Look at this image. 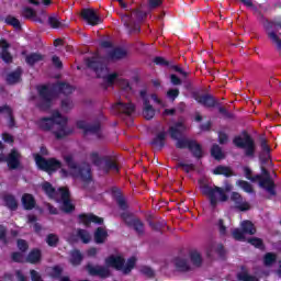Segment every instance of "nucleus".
Masks as SVG:
<instances>
[{
    "instance_id": "nucleus-62",
    "label": "nucleus",
    "mask_w": 281,
    "mask_h": 281,
    "mask_svg": "<svg viewBox=\"0 0 281 281\" xmlns=\"http://www.w3.org/2000/svg\"><path fill=\"white\" fill-rule=\"evenodd\" d=\"M142 273H144L145 276H148V278H151V276L155 274V272L153 271V269H150V268H148V267L142 268Z\"/></svg>"
},
{
    "instance_id": "nucleus-40",
    "label": "nucleus",
    "mask_w": 281,
    "mask_h": 281,
    "mask_svg": "<svg viewBox=\"0 0 281 281\" xmlns=\"http://www.w3.org/2000/svg\"><path fill=\"white\" fill-rule=\"evenodd\" d=\"M77 236L86 245H87V243H91V234H89V232H87L85 229L77 231Z\"/></svg>"
},
{
    "instance_id": "nucleus-20",
    "label": "nucleus",
    "mask_w": 281,
    "mask_h": 281,
    "mask_svg": "<svg viewBox=\"0 0 281 281\" xmlns=\"http://www.w3.org/2000/svg\"><path fill=\"white\" fill-rule=\"evenodd\" d=\"M19 159H21V155L16 150H12L8 158L5 156L0 155V161H7L9 168H19Z\"/></svg>"
},
{
    "instance_id": "nucleus-19",
    "label": "nucleus",
    "mask_w": 281,
    "mask_h": 281,
    "mask_svg": "<svg viewBox=\"0 0 281 281\" xmlns=\"http://www.w3.org/2000/svg\"><path fill=\"white\" fill-rule=\"evenodd\" d=\"M113 109L119 113H125V115H131L135 112V105L128 101H119L113 105Z\"/></svg>"
},
{
    "instance_id": "nucleus-1",
    "label": "nucleus",
    "mask_w": 281,
    "mask_h": 281,
    "mask_svg": "<svg viewBox=\"0 0 281 281\" xmlns=\"http://www.w3.org/2000/svg\"><path fill=\"white\" fill-rule=\"evenodd\" d=\"M37 124L43 131H53L57 139H63V137L74 133V130L67 126L66 116H63L58 111H54L50 117L41 119Z\"/></svg>"
},
{
    "instance_id": "nucleus-28",
    "label": "nucleus",
    "mask_w": 281,
    "mask_h": 281,
    "mask_svg": "<svg viewBox=\"0 0 281 281\" xmlns=\"http://www.w3.org/2000/svg\"><path fill=\"white\" fill-rule=\"evenodd\" d=\"M22 203L25 210H32L34 205H36V202L34 201V196L27 193L22 196Z\"/></svg>"
},
{
    "instance_id": "nucleus-12",
    "label": "nucleus",
    "mask_w": 281,
    "mask_h": 281,
    "mask_svg": "<svg viewBox=\"0 0 281 281\" xmlns=\"http://www.w3.org/2000/svg\"><path fill=\"white\" fill-rule=\"evenodd\" d=\"M241 231L236 228L233 232V238L235 240H245V234H249L250 236H254L256 234V227L254 226V223L249 221H243L240 223Z\"/></svg>"
},
{
    "instance_id": "nucleus-6",
    "label": "nucleus",
    "mask_w": 281,
    "mask_h": 281,
    "mask_svg": "<svg viewBox=\"0 0 281 281\" xmlns=\"http://www.w3.org/2000/svg\"><path fill=\"white\" fill-rule=\"evenodd\" d=\"M200 190L204 196H207L212 207H216L218 203H225L229 198L223 188L216 186H209L203 182H200Z\"/></svg>"
},
{
    "instance_id": "nucleus-21",
    "label": "nucleus",
    "mask_w": 281,
    "mask_h": 281,
    "mask_svg": "<svg viewBox=\"0 0 281 281\" xmlns=\"http://www.w3.org/2000/svg\"><path fill=\"white\" fill-rule=\"evenodd\" d=\"M231 200L234 201L237 210H240V212H247V210H250L251 207L247 201L243 200V196L238 192H233Z\"/></svg>"
},
{
    "instance_id": "nucleus-60",
    "label": "nucleus",
    "mask_w": 281,
    "mask_h": 281,
    "mask_svg": "<svg viewBox=\"0 0 281 281\" xmlns=\"http://www.w3.org/2000/svg\"><path fill=\"white\" fill-rule=\"evenodd\" d=\"M116 202L119 203L121 210H126V201L124 200V198L117 196Z\"/></svg>"
},
{
    "instance_id": "nucleus-46",
    "label": "nucleus",
    "mask_w": 281,
    "mask_h": 281,
    "mask_svg": "<svg viewBox=\"0 0 281 281\" xmlns=\"http://www.w3.org/2000/svg\"><path fill=\"white\" fill-rule=\"evenodd\" d=\"M124 56H126V50L122 48H116L113 50L111 58L120 59V58H124Z\"/></svg>"
},
{
    "instance_id": "nucleus-58",
    "label": "nucleus",
    "mask_w": 281,
    "mask_h": 281,
    "mask_svg": "<svg viewBox=\"0 0 281 281\" xmlns=\"http://www.w3.org/2000/svg\"><path fill=\"white\" fill-rule=\"evenodd\" d=\"M179 168H182V170H184V172H191V170H194V165H192V164L188 165V164L180 162Z\"/></svg>"
},
{
    "instance_id": "nucleus-48",
    "label": "nucleus",
    "mask_w": 281,
    "mask_h": 281,
    "mask_svg": "<svg viewBox=\"0 0 281 281\" xmlns=\"http://www.w3.org/2000/svg\"><path fill=\"white\" fill-rule=\"evenodd\" d=\"M46 243L47 245H49V247H56V245L58 244V236L54 234L48 235L46 238Z\"/></svg>"
},
{
    "instance_id": "nucleus-10",
    "label": "nucleus",
    "mask_w": 281,
    "mask_h": 281,
    "mask_svg": "<svg viewBox=\"0 0 281 281\" xmlns=\"http://www.w3.org/2000/svg\"><path fill=\"white\" fill-rule=\"evenodd\" d=\"M234 144L238 148H244L247 157H254V153H256V145L249 135L235 137Z\"/></svg>"
},
{
    "instance_id": "nucleus-52",
    "label": "nucleus",
    "mask_w": 281,
    "mask_h": 281,
    "mask_svg": "<svg viewBox=\"0 0 281 281\" xmlns=\"http://www.w3.org/2000/svg\"><path fill=\"white\" fill-rule=\"evenodd\" d=\"M61 273H63L61 267L56 266V267L52 268L50 276L53 278H59Z\"/></svg>"
},
{
    "instance_id": "nucleus-64",
    "label": "nucleus",
    "mask_w": 281,
    "mask_h": 281,
    "mask_svg": "<svg viewBox=\"0 0 281 281\" xmlns=\"http://www.w3.org/2000/svg\"><path fill=\"white\" fill-rule=\"evenodd\" d=\"M218 142H220V144H227V134L220 133L218 134Z\"/></svg>"
},
{
    "instance_id": "nucleus-8",
    "label": "nucleus",
    "mask_w": 281,
    "mask_h": 281,
    "mask_svg": "<svg viewBox=\"0 0 281 281\" xmlns=\"http://www.w3.org/2000/svg\"><path fill=\"white\" fill-rule=\"evenodd\" d=\"M88 67L93 69L99 78H103L108 86L113 85L117 80V74H109V68L95 60V58L88 59Z\"/></svg>"
},
{
    "instance_id": "nucleus-44",
    "label": "nucleus",
    "mask_w": 281,
    "mask_h": 281,
    "mask_svg": "<svg viewBox=\"0 0 281 281\" xmlns=\"http://www.w3.org/2000/svg\"><path fill=\"white\" fill-rule=\"evenodd\" d=\"M90 160L92 161V164H94V166L101 167L104 158L100 157V154H98L97 151H92L90 154Z\"/></svg>"
},
{
    "instance_id": "nucleus-54",
    "label": "nucleus",
    "mask_w": 281,
    "mask_h": 281,
    "mask_svg": "<svg viewBox=\"0 0 281 281\" xmlns=\"http://www.w3.org/2000/svg\"><path fill=\"white\" fill-rule=\"evenodd\" d=\"M74 103L71 102V100L66 99L61 102V109L63 111H69V109H72Z\"/></svg>"
},
{
    "instance_id": "nucleus-34",
    "label": "nucleus",
    "mask_w": 281,
    "mask_h": 281,
    "mask_svg": "<svg viewBox=\"0 0 281 281\" xmlns=\"http://www.w3.org/2000/svg\"><path fill=\"white\" fill-rule=\"evenodd\" d=\"M213 175H223L224 177H232L234 175L229 167L218 166L213 170Z\"/></svg>"
},
{
    "instance_id": "nucleus-53",
    "label": "nucleus",
    "mask_w": 281,
    "mask_h": 281,
    "mask_svg": "<svg viewBox=\"0 0 281 281\" xmlns=\"http://www.w3.org/2000/svg\"><path fill=\"white\" fill-rule=\"evenodd\" d=\"M248 243L250 245H252L254 247H257L258 249H260V247H262V239H260V238H250V239H248Z\"/></svg>"
},
{
    "instance_id": "nucleus-59",
    "label": "nucleus",
    "mask_w": 281,
    "mask_h": 281,
    "mask_svg": "<svg viewBox=\"0 0 281 281\" xmlns=\"http://www.w3.org/2000/svg\"><path fill=\"white\" fill-rule=\"evenodd\" d=\"M18 247L20 251H27V243L23 239L18 240Z\"/></svg>"
},
{
    "instance_id": "nucleus-35",
    "label": "nucleus",
    "mask_w": 281,
    "mask_h": 281,
    "mask_svg": "<svg viewBox=\"0 0 281 281\" xmlns=\"http://www.w3.org/2000/svg\"><path fill=\"white\" fill-rule=\"evenodd\" d=\"M260 146L263 153V157L261 155L260 159H263V161H267V159H269V153H271V148H269V145L267 144V140L265 138L261 139Z\"/></svg>"
},
{
    "instance_id": "nucleus-17",
    "label": "nucleus",
    "mask_w": 281,
    "mask_h": 281,
    "mask_svg": "<svg viewBox=\"0 0 281 281\" xmlns=\"http://www.w3.org/2000/svg\"><path fill=\"white\" fill-rule=\"evenodd\" d=\"M87 270L90 276H98L99 278H109V276H111L109 267L88 265Z\"/></svg>"
},
{
    "instance_id": "nucleus-18",
    "label": "nucleus",
    "mask_w": 281,
    "mask_h": 281,
    "mask_svg": "<svg viewBox=\"0 0 281 281\" xmlns=\"http://www.w3.org/2000/svg\"><path fill=\"white\" fill-rule=\"evenodd\" d=\"M260 188H263L269 194H276L274 184L267 170H263V176L259 179Z\"/></svg>"
},
{
    "instance_id": "nucleus-41",
    "label": "nucleus",
    "mask_w": 281,
    "mask_h": 281,
    "mask_svg": "<svg viewBox=\"0 0 281 281\" xmlns=\"http://www.w3.org/2000/svg\"><path fill=\"white\" fill-rule=\"evenodd\" d=\"M164 139H166V132H160L151 142L153 146L161 148L164 146Z\"/></svg>"
},
{
    "instance_id": "nucleus-25",
    "label": "nucleus",
    "mask_w": 281,
    "mask_h": 281,
    "mask_svg": "<svg viewBox=\"0 0 281 281\" xmlns=\"http://www.w3.org/2000/svg\"><path fill=\"white\" fill-rule=\"evenodd\" d=\"M0 47L2 48L1 50L2 60H4V63H12V55L8 53V47H10L8 42H5L4 40H0Z\"/></svg>"
},
{
    "instance_id": "nucleus-51",
    "label": "nucleus",
    "mask_w": 281,
    "mask_h": 281,
    "mask_svg": "<svg viewBox=\"0 0 281 281\" xmlns=\"http://www.w3.org/2000/svg\"><path fill=\"white\" fill-rule=\"evenodd\" d=\"M119 87L123 89V91H131V83L127 80L121 79L119 81Z\"/></svg>"
},
{
    "instance_id": "nucleus-7",
    "label": "nucleus",
    "mask_w": 281,
    "mask_h": 281,
    "mask_svg": "<svg viewBox=\"0 0 281 281\" xmlns=\"http://www.w3.org/2000/svg\"><path fill=\"white\" fill-rule=\"evenodd\" d=\"M135 262H137L135 257L130 258L126 263H124V258L122 256L112 255L105 259L106 267H112V269H116V271H122L125 276L133 271Z\"/></svg>"
},
{
    "instance_id": "nucleus-63",
    "label": "nucleus",
    "mask_w": 281,
    "mask_h": 281,
    "mask_svg": "<svg viewBox=\"0 0 281 281\" xmlns=\"http://www.w3.org/2000/svg\"><path fill=\"white\" fill-rule=\"evenodd\" d=\"M31 280L32 281H43L41 280V274L36 272L35 270H31Z\"/></svg>"
},
{
    "instance_id": "nucleus-13",
    "label": "nucleus",
    "mask_w": 281,
    "mask_h": 281,
    "mask_svg": "<svg viewBox=\"0 0 281 281\" xmlns=\"http://www.w3.org/2000/svg\"><path fill=\"white\" fill-rule=\"evenodd\" d=\"M77 127L83 131L85 135H94L97 139H102L104 137V134L102 133V130L100 128V124H97L94 126H91L87 124L85 121H78Z\"/></svg>"
},
{
    "instance_id": "nucleus-24",
    "label": "nucleus",
    "mask_w": 281,
    "mask_h": 281,
    "mask_svg": "<svg viewBox=\"0 0 281 281\" xmlns=\"http://www.w3.org/2000/svg\"><path fill=\"white\" fill-rule=\"evenodd\" d=\"M48 23L50 27H54L55 30H60L69 25V23L60 21V18H58V15H52L48 19Z\"/></svg>"
},
{
    "instance_id": "nucleus-29",
    "label": "nucleus",
    "mask_w": 281,
    "mask_h": 281,
    "mask_svg": "<svg viewBox=\"0 0 281 281\" xmlns=\"http://www.w3.org/2000/svg\"><path fill=\"white\" fill-rule=\"evenodd\" d=\"M21 80V68H18L15 71L11 72L7 77V82L9 85H16Z\"/></svg>"
},
{
    "instance_id": "nucleus-9",
    "label": "nucleus",
    "mask_w": 281,
    "mask_h": 281,
    "mask_svg": "<svg viewBox=\"0 0 281 281\" xmlns=\"http://www.w3.org/2000/svg\"><path fill=\"white\" fill-rule=\"evenodd\" d=\"M191 263H188V261L183 258H177L175 260L176 269L178 271H192V269H196V267H201L203 262V258H201V254L199 251L193 250L191 251Z\"/></svg>"
},
{
    "instance_id": "nucleus-16",
    "label": "nucleus",
    "mask_w": 281,
    "mask_h": 281,
    "mask_svg": "<svg viewBox=\"0 0 281 281\" xmlns=\"http://www.w3.org/2000/svg\"><path fill=\"white\" fill-rule=\"evenodd\" d=\"M81 18L88 25H100L102 23V18H100V14L94 9H83Z\"/></svg>"
},
{
    "instance_id": "nucleus-23",
    "label": "nucleus",
    "mask_w": 281,
    "mask_h": 281,
    "mask_svg": "<svg viewBox=\"0 0 281 281\" xmlns=\"http://www.w3.org/2000/svg\"><path fill=\"white\" fill-rule=\"evenodd\" d=\"M186 126L182 122H178L175 125L170 126L169 133L172 139H179V136L186 131Z\"/></svg>"
},
{
    "instance_id": "nucleus-47",
    "label": "nucleus",
    "mask_w": 281,
    "mask_h": 281,
    "mask_svg": "<svg viewBox=\"0 0 281 281\" xmlns=\"http://www.w3.org/2000/svg\"><path fill=\"white\" fill-rule=\"evenodd\" d=\"M110 170H115V172H117V165L113 161H105L103 172H109Z\"/></svg>"
},
{
    "instance_id": "nucleus-26",
    "label": "nucleus",
    "mask_w": 281,
    "mask_h": 281,
    "mask_svg": "<svg viewBox=\"0 0 281 281\" xmlns=\"http://www.w3.org/2000/svg\"><path fill=\"white\" fill-rule=\"evenodd\" d=\"M196 102H199V104H202L203 106H214V104H216V101L214 100V98L212 95H198L195 97Z\"/></svg>"
},
{
    "instance_id": "nucleus-39",
    "label": "nucleus",
    "mask_w": 281,
    "mask_h": 281,
    "mask_svg": "<svg viewBox=\"0 0 281 281\" xmlns=\"http://www.w3.org/2000/svg\"><path fill=\"white\" fill-rule=\"evenodd\" d=\"M4 23H7V25H12V27H15V30H21V22L19 21V19L9 15L4 19Z\"/></svg>"
},
{
    "instance_id": "nucleus-38",
    "label": "nucleus",
    "mask_w": 281,
    "mask_h": 281,
    "mask_svg": "<svg viewBox=\"0 0 281 281\" xmlns=\"http://www.w3.org/2000/svg\"><path fill=\"white\" fill-rule=\"evenodd\" d=\"M70 262L75 267L80 265V262H82V255L80 254V251H78V250L71 251V254H70Z\"/></svg>"
},
{
    "instance_id": "nucleus-27",
    "label": "nucleus",
    "mask_w": 281,
    "mask_h": 281,
    "mask_svg": "<svg viewBox=\"0 0 281 281\" xmlns=\"http://www.w3.org/2000/svg\"><path fill=\"white\" fill-rule=\"evenodd\" d=\"M0 115L9 119V126H14V119L12 117V108L9 105L0 106Z\"/></svg>"
},
{
    "instance_id": "nucleus-61",
    "label": "nucleus",
    "mask_w": 281,
    "mask_h": 281,
    "mask_svg": "<svg viewBox=\"0 0 281 281\" xmlns=\"http://www.w3.org/2000/svg\"><path fill=\"white\" fill-rule=\"evenodd\" d=\"M12 259L14 260V262H23V254L14 252L12 255Z\"/></svg>"
},
{
    "instance_id": "nucleus-43",
    "label": "nucleus",
    "mask_w": 281,
    "mask_h": 281,
    "mask_svg": "<svg viewBox=\"0 0 281 281\" xmlns=\"http://www.w3.org/2000/svg\"><path fill=\"white\" fill-rule=\"evenodd\" d=\"M4 203H5L7 207H9V210H16V207L19 205L16 203V199H14L12 195H5Z\"/></svg>"
},
{
    "instance_id": "nucleus-4",
    "label": "nucleus",
    "mask_w": 281,
    "mask_h": 281,
    "mask_svg": "<svg viewBox=\"0 0 281 281\" xmlns=\"http://www.w3.org/2000/svg\"><path fill=\"white\" fill-rule=\"evenodd\" d=\"M42 189L49 199H54L57 203H61L63 212H74V204L69 201V190L67 188H59L58 191L52 187L49 182H44Z\"/></svg>"
},
{
    "instance_id": "nucleus-30",
    "label": "nucleus",
    "mask_w": 281,
    "mask_h": 281,
    "mask_svg": "<svg viewBox=\"0 0 281 281\" xmlns=\"http://www.w3.org/2000/svg\"><path fill=\"white\" fill-rule=\"evenodd\" d=\"M44 59L43 55L38 53H33L26 56V64L27 65H36V63H41Z\"/></svg>"
},
{
    "instance_id": "nucleus-33",
    "label": "nucleus",
    "mask_w": 281,
    "mask_h": 281,
    "mask_svg": "<svg viewBox=\"0 0 281 281\" xmlns=\"http://www.w3.org/2000/svg\"><path fill=\"white\" fill-rule=\"evenodd\" d=\"M94 240L97 244H102L106 240V231L104 228H98L94 233Z\"/></svg>"
},
{
    "instance_id": "nucleus-11",
    "label": "nucleus",
    "mask_w": 281,
    "mask_h": 281,
    "mask_svg": "<svg viewBox=\"0 0 281 281\" xmlns=\"http://www.w3.org/2000/svg\"><path fill=\"white\" fill-rule=\"evenodd\" d=\"M35 164L41 170H45V172H54V170L60 168V161L54 158L47 160L38 154L35 155Z\"/></svg>"
},
{
    "instance_id": "nucleus-14",
    "label": "nucleus",
    "mask_w": 281,
    "mask_h": 281,
    "mask_svg": "<svg viewBox=\"0 0 281 281\" xmlns=\"http://www.w3.org/2000/svg\"><path fill=\"white\" fill-rule=\"evenodd\" d=\"M176 146L177 148H189V150L193 153L194 157L203 156V150L201 149V145L196 144V142H191L189 139L182 138L177 140Z\"/></svg>"
},
{
    "instance_id": "nucleus-5",
    "label": "nucleus",
    "mask_w": 281,
    "mask_h": 281,
    "mask_svg": "<svg viewBox=\"0 0 281 281\" xmlns=\"http://www.w3.org/2000/svg\"><path fill=\"white\" fill-rule=\"evenodd\" d=\"M260 23L267 34L269 43L279 54L281 53V20L269 21L261 18Z\"/></svg>"
},
{
    "instance_id": "nucleus-50",
    "label": "nucleus",
    "mask_w": 281,
    "mask_h": 281,
    "mask_svg": "<svg viewBox=\"0 0 281 281\" xmlns=\"http://www.w3.org/2000/svg\"><path fill=\"white\" fill-rule=\"evenodd\" d=\"M148 99L150 98V100H153V102H155L156 104H158V106H166V104H164V101L155 93L148 95Z\"/></svg>"
},
{
    "instance_id": "nucleus-57",
    "label": "nucleus",
    "mask_w": 281,
    "mask_h": 281,
    "mask_svg": "<svg viewBox=\"0 0 281 281\" xmlns=\"http://www.w3.org/2000/svg\"><path fill=\"white\" fill-rule=\"evenodd\" d=\"M167 97L170 100H175L176 98H179V89H171L167 92Z\"/></svg>"
},
{
    "instance_id": "nucleus-3",
    "label": "nucleus",
    "mask_w": 281,
    "mask_h": 281,
    "mask_svg": "<svg viewBox=\"0 0 281 281\" xmlns=\"http://www.w3.org/2000/svg\"><path fill=\"white\" fill-rule=\"evenodd\" d=\"M54 91H60L61 93L68 95L69 93H74V87H71L69 83H57L53 88L41 86L38 88V93L42 98L41 109H43L44 111H47V109L52 106L56 98Z\"/></svg>"
},
{
    "instance_id": "nucleus-49",
    "label": "nucleus",
    "mask_w": 281,
    "mask_h": 281,
    "mask_svg": "<svg viewBox=\"0 0 281 281\" xmlns=\"http://www.w3.org/2000/svg\"><path fill=\"white\" fill-rule=\"evenodd\" d=\"M276 260V255L268 252L265 258H263V262L267 267L273 265V261Z\"/></svg>"
},
{
    "instance_id": "nucleus-42",
    "label": "nucleus",
    "mask_w": 281,
    "mask_h": 281,
    "mask_svg": "<svg viewBox=\"0 0 281 281\" xmlns=\"http://www.w3.org/2000/svg\"><path fill=\"white\" fill-rule=\"evenodd\" d=\"M130 225H132L137 232V234H144V224L139 220H132L131 222H127Z\"/></svg>"
},
{
    "instance_id": "nucleus-32",
    "label": "nucleus",
    "mask_w": 281,
    "mask_h": 281,
    "mask_svg": "<svg viewBox=\"0 0 281 281\" xmlns=\"http://www.w3.org/2000/svg\"><path fill=\"white\" fill-rule=\"evenodd\" d=\"M237 279L240 281H258V278L249 274V272L245 268H243L241 272L237 274Z\"/></svg>"
},
{
    "instance_id": "nucleus-45",
    "label": "nucleus",
    "mask_w": 281,
    "mask_h": 281,
    "mask_svg": "<svg viewBox=\"0 0 281 281\" xmlns=\"http://www.w3.org/2000/svg\"><path fill=\"white\" fill-rule=\"evenodd\" d=\"M41 260V250H33L29 254L27 261L34 265Z\"/></svg>"
},
{
    "instance_id": "nucleus-22",
    "label": "nucleus",
    "mask_w": 281,
    "mask_h": 281,
    "mask_svg": "<svg viewBox=\"0 0 281 281\" xmlns=\"http://www.w3.org/2000/svg\"><path fill=\"white\" fill-rule=\"evenodd\" d=\"M79 223H82V225H89L90 223H97L98 225H102V223H104V220L93 214H81L79 215Z\"/></svg>"
},
{
    "instance_id": "nucleus-37",
    "label": "nucleus",
    "mask_w": 281,
    "mask_h": 281,
    "mask_svg": "<svg viewBox=\"0 0 281 281\" xmlns=\"http://www.w3.org/2000/svg\"><path fill=\"white\" fill-rule=\"evenodd\" d=\"M236 186H238V188H240L241 190H244V192H247V194H252L254 192V188L251 187V184L247 181L244 180H238L236 182Z\"/></svg>"
},
{
    "instance_id": "nucleus-2",
    "label": "nucleus",
    "mask_w": 281,
    "mask_h": 281,
    "mask_svg": "<svg viewBox=\"0 0 281 281\" xmlns=\"http://www.w3.org/2000/svg\"><path fill=\"white\" fill-rule=\"evenodd\" d=\"M64 159L68 166V171L65 169L60 170L63 178L71 177L72 179H79V181L83 182L85 188L93 183V179L91 177V167L89 165L76 164V161H74V156L71 155H66Z\"/></svg>"
},
{
    "instance_id": "nucleus-55",
    "label": "nucleus",
    "mask_w": 281,
    "mask_h": 281,
    "mask_svg": "<svg viewBox=\"0 0 281 281\" xmlns=\"http://www.w3.org/2000/svg\"><path fill=\"white\" fill-rule=\"evenodd\" d=\"M164 3V0H148V5L150 10H155V8H159Z\"/></svg>"
},
{
    "instance_id": "nucleus-36",
    "label": "nucleus",
    "mask_w": 281,
    "mask_h": 281,
    "mask_svg": "<svg viewBox=\"0 0 281 281\" xmlns=\"http://www.w3.org/2000/svg\"><path fill=\"white\" fill-rule=\"evenodd\" d=\"M211 155L212 157H214V159H225V154L223 153V150L221 149V147L218 145H214L211 149Z\"/></svg>"
},
{
    "instance_id": "nucleus-31",
    "label": "nucleus",
    "mask_w": 281,
    "mask_h": 281,
    "mask_svg": "<svg viewBox=\"0 0 281 281\" xmlns=\"http://www.w3.org/2000/svg\"><path fill=\"white\" fill-rule=\"evenodd\" d=\"M23 16H25V19H32V21L43 23V20H41V19H38V16H36V11H34L32 8H24Z\"/></svg>"
},
{
    "instance_id": "nucleus-56",
    "label": "nucleus",
    "mask_w": 281,
    "mask_h": 281,
    "mask_svg": "<svg viewBox=\"0 0 281 281\" xmlns=\"http://www.w3.org/2000/svg\"><path fill=\"white\" fill-rule=\"evenodd\" d=\"M122 22L126 27H131V25H133V18H131V15L125 14L122 16Z\"/></svg>"
},
{
    "instance_id": "nucleus-15",
    "label": "nucleus",
    "mask_w": 281,
    "mask_h": 281,
    "mask_svg": "<svg viewBox=\"0 0 281 281\" xmlns=\"http://www.w3.org/2000/svg\"><path fill=\"white\" fill-rule=\"evenodd\" d=\"M140 98L143 100V117L145 120H153L155 117V108L148 101V91L142 90Z\"/></svg>"
}]
</instances>
